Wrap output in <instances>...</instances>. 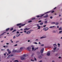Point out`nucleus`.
<instances>
[{"label":"nucleus","mask_w":62,"mask_h":62,"mask_svg":"<svg viewBox=\"0 0 62 62\" xmlns=\"http://www.w3.org/2000/svg\"><path fill=\"white\" fill-rule=\"evenodd\" d=\"M28 54H25L23 55V57H21V60H25V57H26L28 56Z\"/></svg>","instance_id":"f257e3e1"},{"label":"nucleus","mask_w":62,"mask_h":62,"mask_svg":"<svg viewBox=\"0 0 62 62\" xmlns=\"http://www.w3.org/2000/svg\"><path fill=\"white\" fill-rule=\"evenodd\" d=\"M25 24H21V23L18 24L16 25L17 26H24V25Z\"/></svg>","instance_id":"f03ea898"},{"label":"nucleus","mask_w":62,"mask_h":62,"mask_svg":"<svg viewBox=\"0 0 62 62\" xmlns=\"http://www.w3.org/2000/svg\"><path fill=\"white\" fill-rule=\"evenodd\" d=\"M49 12H50V11L47 12L45 13V14H43L41 16H40V17H42L44 15H45L46 14H47V13H49Z\"/></svg>","instance_id":"7ed1b4c3"},{"label":"nucleus","mask_w":62,"mask_h":62,"mask_svg":"<svg viewBox=\"0 0 62 62\" xmlns=\"http://www.w3.org/2000/svg\"><path fill=\"white\" fill-rule=\"evenodd\" d=\"M44 49L43 48L41 50L40 52L41 54H42L43 53V51H44Z\"/></svg>","instance_id":"20e7f679"},{"label":"nucleus","mask_w":62,"mask_h":62,"mask_svg":"<svg viewBox=\"0 0 62 62\" xmlns=\"http://www.w3.org/2000/svg\"><path fill=\"white\" fill-rule=\"evenodd\" d=\"M21 50H19L18 51H17L16 50H14V52H17V53H19L21 52Z\"/></svg>","instance_id":"39448f33"},{"label":"nucleus","mask_w":62,"mask_h":62,"mask_svg":"<svg viewBox=\"0 0 62 62\" xmlns=\"http://www.w3.org/2000/svg\"><path fill=\"white\" fill-rule=\"evenodd\" d=\"M43 29L44 31H47L48 30V28H44Z\"/></svg>","instance_id":"423d86ee"},{"label":"nucleus","mask_w":62,"mask_h":62,"mask_svg":"<svg viewBox=\"0 0 62 62\" xmlns=\"http://www.w3.org/2000/svg\"><path fill=\"white\" fill-rule=\"evenodd\" d=\"M50 55V53L49 51H48L47 54V55L48 56H49Z\"/></svg>","instance_id":"0eeeda50"},{"label":"nucleus","mask_w":62,"mask_h":62,"mask_svg":"<svg viewBox=\"0 0 62 62\" xmlns=\"http://www.w3.org/2000/svg\"><path fill=\"white\" fill-rule=\"evenodd\" d=\"M7 51L8 52V53L9 54H11V51H9V50L8 49L7 50Z\"/></svg>","instance_id":"6e6552de"},{"label":"nucleus","mask_w":62,"mask_h":62,"mask_svg":"<svg viewBox=\"0 0 62 62\" xmlns=\"http://www.w3.org/2000/svg\"><path fill=\"white\" fill-rule=\"evenodd\" d=\"M37 26H38V29H39L40 28V26H39V24H37Z\"/></svg>","instance_id":"1a4fd4ad"},{"label":"nucleus","mask_w":62,"mask_h":62,"mask_svg":"<svg viewBox=\"0 0 62 62\" xmlns=\"http://www.w3.org/2000/svg\"><path fill=\"white\" fill-rule=\"evenodd\" d=\"M48 17V14H46V16H44V18H47V17Z\"/></svg>","instance_id":"9d476101"},{"label":"nucleus","mask_w":62,"mask_h":62,"mask_svg":"<svg viewBox=\"0 0 62 62\" xmlns=\"http://www.w3.org/2000/svg\"><path fill=\"white\" fill-rule=\"evenodd\" d=\"M46 36H44L43 37H41L40 38V39H43V38H46Z\"/></svg>","instance_id":"9b49d317"},{"label":"nucleus","mask_w":62,"mask_h":62,"mask_svg":"<svg viewBox=\"0 0 62 62\" xmlns=\"http://www.w3.org/2000/svg\"><path fill=\"white\" fill-rule=\"evenodd\" d=\"M29 29H30V28H28V29L27 28H26L25 29H24V30H26L27 31Z\"/></svg>","instance_id":"f8f14e48"},{"label":"nucleus","mask_w":62,"mask_h":62,"mask_svg":"<svg viewBox=\"0 0 62 62\" xmlns=\"http://www.w3.org/2000/svg\"><path fill=\"white\" fill-rule=\"evenodd\" d=\"M6 32H4L2 34H1L0 35V36H3V35H4V34H5V33H6Z\"/></svg>","instance_id":"ddd939ff"},{"label":"nucleus","mask_w":62,"mask_h":62,"mask_svg":"<svg viewBox=\"0 0 62 62\" xmlns=\"http://www.w3.org/2000/svg\"><path fill=\"white\" fill-rule=\"evenodd\" d=\"M30 33V32L29 31H28L27 32V34H29Z\"/></svg>","instance_id":"4468645a"},{"label":"nucleus","mask_w":62,"mask_h":62,"mask_svg":"<svg viewBox=\"0 0 62 62\" xmlns=\"http://www.w3.org/2000/svg\"><path fill=\"white\" fill-rule=\"evenodd\" d=\"M9 28H8L7 29H6V31H8V30H9Z\"/></svg>","instance_id":"2eb2a0df"},{"label":"nucleus","mask_w":62,"mask_h":62,"mask_svg":"<svg viewBox=\"0 0 62 62\" xmlns=\"http://www.w3.org/2000/svg\"><path fill=\"white\" fill-rule=\"evenodd\" d=\"M43 24V23L41 22L39 24H40V25H42Z\"/></svg>","instance_id":"dca6fc26"},{"label":"nucleus","mask_w":62,"mask_h":62,"mask_svg":"<svg viewBox=\"0 0 62 62\" xmlns=\"http://www.w3.org/2000/svg\"><path fill=\"white\" fill-rule=\"evenodd\" d=\"M59 24V23H58V22H57L55 24V25H58V24Z\"/></svg>","instance_id":"f3484780"},{"label":"nucleus","mask_w":62,"mask_h":62,"mask_svg":"<svg viewBox=\"0 0 62 62\" xmlns=\"http://www.w3.org/2000/svg\"><path fill=\"white\" fill-rule=\"evenodd\" d=\"M39 58H42V56L41 55H40L39 56Z\"/></svg>","instance_id":"a211bd4d"},{"label":"nucleus","mask_w":62,"mask_h":62,"mask_svg":"<svg viewBox=\"0 0 62 62\" xmlns=\"http://www.w3.org/2000/svg\"><path fill=\"white\" fill-rule=\"evenodd\" d=\"M10 31H12L13 30V28H11L10 29Z\"/></svg>","instance_id":"6ab92c4d"},{"label":"nucleus","mask_w":62,"mask_h":62,"mask_svg":"<svg viewBox=\"0 0 62 62\" xmlns=\"http://www.w3.org/2000/svg\"><path fill=\"white\" fill-rule=\"evenodd\" d=\"M55 27V26H51L49 27V28H53V27Z\"/></svg>","instance_id":"aec40b11"},{"label":"nucleus","mask_w":62,"mask_h":62,"mask_svg":"<svg viewBox=\"0 0 62 62\" xmlns=\"http://www.w3.org/2000/svg\"><path fill=\"white\" fill-rule=\"evenodd\" d=\"M59 30H62V28L61 27H60V28H59Z\"/></svg>","instance_id":"412c9836"},{"label":"nucleus","mask_w":62,"mask_h":62,"mask_svg":"<svg viewBox=\"0 0 62 62\" xmlns=\"http://www.w3.org/2000/svg\"><path fill=\"white\" fill-rule=\"evenodd\" d=\"M16 31V30L15 29L14 30H13V31H12V33H13V32H15V31Z\"/></svg>","instance_id":"4be33fe9"},{"label":"nucleus","mask_w":62,"mask_h":62,"mask_svg":"<svg viewBox=\"0 0 62 62\" xmlns=\"http://www.w3.org/2000/svg\"><path fill=\"white\" fill-rule=\"evenodd\" d=\"M14 62H19V61L17 60H16L14 61Z\"/></svg>","instance_id":"5701e85b"},{"label":"nucleus","mask_w":62,"mask_h":62,"mask_svg":"<svg viewBox=\"0 0 62 62\" xmlns=\"http://www.w3.org/2000/svg\"><path fill=\"white\" fill-rule=\"evenodd\" d=\"M32 20L29 21H28V23H31V22H32Z\"/></svg>","instance_id":"b1692460"},{"label":"nucleus","mask_w":62,"mask_h":62,"mask_svg":"<svg viewBox=\"0 0 62 62\" xmlns=\"http://www.w3.org/2000/svg\"><path fill=\"white\" fill-rule=\"evenodd\" d=\"M10 55H9L7 57V58H10Z\"/></svg>","instance_id":"393cba45"},{"label":"nucleus","mask_w":62,"mask_h":62,"mask_svg":"<svg viewBox=\"0 0 62 62\" xmlns=\"http://www.w3.org/2000/svg\"><path fill=\"white\" fill-rule=\"evenodd\" d=\"M10 55V56H13L14 55L13 54H11Z\"/></svg>","instance_id":"a878e982"},{"label":"nucleus","mask_w":62,"mask_h":62,"mask_svg":"<svg viewBox=\"0 0 62 62\" xmlns=\"http://www.w3.org/2000/svg\"><path fill=\"white\" fill-rule=\"evenodd\" d=\"M44 23H47V21H45Z\"/></svg>","instance_id":"bb28decb"},{"label":"nucleus","mask_w":62,"mask_h":62,"mask_svg":"<svg viewBox=\"0 0 62 62\" xmlns=\"http://www.w3.org/2000/svg\"><path fill=\"white\" fill-rule=\"evenodd\" d=\"M51 23L52 24H55V22H52Z\"/></svg>","instance_id":"cd10ccee"},{"label":"nucleus","mask_w":62,"mask_h":62,"mask_svg":"<svg viewBox=\"0 0 62 62\" xmlns=\"http://www.w3.org/2000/svg\"><path fill=\"white\" fill-rule=\"evenodd\" d=\"M23 49V47H21L20 48V50H22Z\"/></svg>","instance_id":"c85d7f7f"},{"label":"nucleus","mask_w":62,"mask_h":62,"mask_svg":"<svg viewBox=\"0 0 62 62\" xmlns=\"http://www.w3.org/2000/svg\"><path fill=\"white\" fill-rule=\"evenodd\" d=\"M37 17V18H39V17H40V16H39V15H38V16H36Z\"/></svg>","instance_id":"c756f323"},{"label":"nucleus","mask_w":62,"mask_h":62,"mask_svg":"<svg viewBox=\"0 0 62 62\" xmlns=\"http://www.w3.org/2000/svg\"><path fill=\"white\" fill-rule=\"evenodd\" d=\"M35 19V18H32L31 19V20H34Z\"/></svg>","instance_id":"7c9ffc66"},{"label":"nucleus","mask_w":62,"mask_h":62,"mask_svg":"<svg viewBox=\"0 0 62 62\" xmlns=\"http://www.w3.org/2000/svg\"><path fill=\"white\" fill-rule=\"evenodd\" d=\"M35 48H34V47H32V50H34V49Z\"/></svg>","instance_id":"2f4dec72"},{"label":"nucleus","mask_w":62,"mask_h":62,"mask_svg":"<svg viewBox=\"0 0 62 62\" xmlns=\"http://www.w3.org/2000/svg\"><path fill=\"white\" fill-rule=\"evenodd\" d=\"M34 60L35 61H37V59H36V58H34Z\"/></svg>","instance_id":"473e14b6"},{"label":"nucleus","mask_w":62,"mask_h":62,"mask_svg":"<svg viewBox=\"0 0 62 62\" xmlns=\"http://www.w3.org/2000/svg\"><path fill=\"white\" fill-rule=\"evenodd\" d=\"M16 37H19V36L18 34H16Z\"/></svg>","instance_id":"72a5a7b5"},{"label":"nucleus","mask_w":62,"mask_h":62,"mask_svg":"<svg viewBox=\"0 0 62 62\" xmlns=\"http://www.w3.org/2000/svg\"><path fill=\"white\" fill-rule=\"evenodd\" d=\"M54 11H51V13H54Z\"/></svg>","instance_id":"f704fd0d"},{"label":"nucleus","mask_w":62,"mask_h":62,"mask_svg":"<svg viewBox=\"0 0 62 62\" xmlns=\"http://www.w3.org/2000/svg\"><path fill=\"white\" fill-rule=\"evenodd\" d=\"M53 46H57L55 44H54L53 45Z\"/></svg>","instance_id":"c9c22d12"},{"label":"nucleus","mask_w":62,"mask_h":62,"mask_svg":"<svg viewBox=\"0 0 62 62\" xmlns=\"http://www.w3.org/2000/svg\"><path fill=\"white\" fill-rule=\"evenodd\" d=\"M15 38H16L15 36H14L13 37V39H15Z\"/></svg>","instance_id":"e433bc0d"},{"label":"nucleus","mask_w":62,"mask_h":62,"mask_svg":"<svg viewBox=\"0 0 62 62\" xmlns=\"http://www.w3.org/2000/svg\"><path fill=\"white\" fill-rule=\"evenodd\" d=\"M40 22H41V20H40L38 22V23H40Z\"/></svg>","instance_id":"4c0bfd02"},{"label":"nucleus","mask_w":62,"mask_h":62,"mask_svg":"<svg viewBox=\"0 0 62 62\" xmlns=\"http://www.w3.org/2000/svg\"><path fill=\"white\" fill-rule=\"evenodd\" d=\"M34 43H35V44H38V43H37L36 42H35Z\"/></svg>","instance_id":"58836bf2"},{"label":"nucleus","mask_w":62,"mask_h":62,"mask_svg":"<svg viewBox=\"0 0 62 62\" xmlns=\"http://www.w3.org/2000/svg\"><path fill=\"white\" fill-rule=\"evenodd\" d=\"M17 34H19V31H17L16 32Z\"/></svg>","instance_id":"ea45409f"},{"label":"nucleus","mask_w":62,"mask_h":62,"mask_svg":"<svg viewBox=\"0 0 62 62\" xmlns=\"http://www.w3.org/2000/svg\"><path fill=\"white\" fill-rule=\"evenodd\" d=\"M19 42V41H16V43H17V42Z\"/></svg>","instance_id":"a19ab883"},{"label":"nucleus","mask_w":62,"mask_h":62,"mask_svg":"<svg viewBox=\"0 0 62 62\" xmlns=\"http://www.w3.org/2000/svg\"><path fill=\"white\" fill-rule=\"evenodd\" d=\"M37 49H38V48H35L34 49V50H37Z\"/></svg>","instance_id":"79ce46f5"},{"label":"nucleus","mask_w":62,"mask_h":62,"mask_svg":"<svg viewBox=\"0 0 62 62\" xmlns=\"http://www.w3.org/2000/svg\"><path fill=\"white\" fill-rule=\"evenodd\" d=\"M31 61H34V60H33L32 59L31 60Z\"/></svg>","instance_id":"37998d69"},{"label":"nucleus","mask_w":62,"mask_h":62,"mask_svg":"<svg viewBox=\"0 0 62 62\" xmlns=\"http://www.w3.org/2000/svg\"><path fill=\"white\" fill-rule=\"evenodd\" d=\"M56 49V47H55V48H54L53 49L54 50H55V49Z\"/></svg>","instance_id":"c03bdc74"},{"label":"nucleus","mask_w":62,"mask_h":62,"mask_svg":"<svg viewBox=\"0 0 62 62\" xmlns=\"http://www.w3.org/2000/svg\"><path fill=\"white\" fill-rule=\"evenodd\" d=\"M58 46H60V45L59 43L58 44Z\"/></svg>","instance_id":"a18cd8bd"},{"label":"nucleus","mask_w":62,"mask_h":62,"mask_svg":"<svg viewBox=\"0 0 62 62\" xmlns=\"http://www.w3.org/2000/svg\"><path fill=\"white\" fill-rule=\"evenodd\" d=\"M50 19H52V18H53V17H52V16H51L50 17Z\"/></svg>","instance_id":"49530a36"},{"label":"nucleus","mask_w":62,"mask_h":62,"mask_svg":"<svg viewBox=\"0 0 62 62\" xmlns=\"http://www.w3.org/2000/svg\"><path fill=\"white\" fill-rule=\"evenodd\" d=\"M17 44H16V45H15L14 46H17Z\"/></svg>","instance_id":"de8ad7c7"},{"label":"nucleus","mask_w":62,"mask_h":62,"mask_svg":"<svg viewBox=\"0 0 62 62\" xmlns=\"http://www.w3.org/2000/svg\"><path fill=\"white\" fill-rule=\"evenodd\" d=\"M46 26V25H44L43 26L44 27H45Z\"/></svg>","instance_id":"09e8293b"},{"label":"nucleus","mask_w":62,"mask_h":62,"mask_svg":"<svg viewBox=\"0 0 62 62\" xmlns=\"http://www.w3.org/2000/svg\"><path fill=\"white\" fill-rule=\"evenodd\" d=\"M33 31V30H30V32H31V31Z\"/></svg>","instance_id":"8fccbe9b"},{"label":"nucleus","mask_w":62,"mask_h":62,"mask_svg":"<svg viewBox=\"0 0 62 62\" xmlns=\"http://www.w3.org/2000/svg\"><path fill=\"white\" fill-rule=\"evenodd\" d=\"M56 7H55L54 8V9H56Z\"/></svg>","instance_id":"3c124183"},{"label":"nucleus","mask_w":62,"mask_h":62,"mask_svg":"<svg viewBox=\"0 0 62 62\" xmlns=\"http://www.w3.org/2000/svg\"><path fill=\"white\" fill-rule=\"evenodd\" d=\"M62 32V31H60L59 32L60 33H61Z\"/></svg>","instance_id":"603ef678"},{"label":"nucleus","mask_w":62,"mask_h":62,"mask_svg":"<svg viewBox=\"0 0 62 62\" xmlns=\"http://www.w3.org/2000/svg\"><path fill=\"white\" fill-rule=\"evenodd\" d=\"M41 46H44V44H42L41 45Z\"/></svg>","instance_id":"864d4df0"},{"label":"nucleus","mask_w":62,"mask_h":62,"mask_svg":"<svg viewBox=\"0 0 62 62\" xmlns=\"http://www.w3.org/2000/svg\"><path fill=\"white\" fill-rule=\"evenodd\" d=\"M57 28H59V26H57Z\"/></svg>","instance_id":"5fc2aeb1"},{"label":"nucleus","mask_w":62,"mask_h":62,"mask_svg":"<svg viewBox=\"0 0 62 62\" xmlns=\"http://www.w3.org/2000/svg\"><path fill=\"white\" fill-rule=\"evenodd\" d=\"M6 44L7 45H8V44H9V43H7Z\"/></svg>","instance_id":"6e6d98bb"},{"label":"nucleus","mask_w":62,"mask_h":62,"mask_svg":"<svg viewBox=\"0 0 62 62\" xmlns=\"http://www.w3.org/2000/svg\"><path fill=\"white\" fill-rule=\"evenodd\" d=\"M3 47H6V46H3Z\"/></svg>","instance_id":"4d7b16f0"},{"label":"nucleus","mask_w":62,"mask_h":62,"mask_svg":"<svg viewBox=\"0 0 62 62\" xmlns=\"http://www.w3.org/2000/svg\"><path fill=\"white\" fill-rule=\"evenodd\" d=\"M53 32L54 33H56V31H54Z\"/></svg>","instance_id":"13d9d810"},{"label":"nucleus","mask_w":62,"mask_h":62,"mask_svg":"<svg viewBox=\"0 0 62 62\" xmlns=\"http://www.w3.org/2000/svg\"><path fill=\"white\" fill-rule=\"evenodd\" d=\"M39 44H40V42H39Z\"/></svg>","instance_id":"bf43d9fd"},{"label":"nucleus","mask_w":62,"mask_h":62,"mask_svg":"<svg viewBox=\"0 0 62 62\" xmlns=\"http://www.w3.org/2000/svg\"><path fill=\"white\" fill-rule=\"evenodd\" d=\"M61 58V57H60H60H59V58Z\"/></svg>","instance_id":"052dcab7"},{"label":"nucleus","mask_w":62,"mask_h":62,"mask_svg":"<svg viewBox=\"0 0 62 62\" xmlns=\"http://www.w3.org/2000/svg\"><path fill=\"white\" fill-rule=\"evenodd\" d=\"M4 55L5 56H6V54H4Z\"/></svg>","instance_id":"680f3d73"},{"label":"nucleus","mask_w":62,"mask_h":62,"mask_svg":"<svg viewBox=\"0 0 62 62\" xmlns=\"http://www.w3.org/2000/svg\"><path fill=\"white\" fill-rule=\"evenodd\" d=\"M27 49H28V50H29V47H28L27 48Z\"/></svg>","instance_id":"e2e57ef3"},{"label":"nucleus","mask_w":62,"mask_h":62,"mask_svg":"<svg viewBox=\"0 0 62 62\" xmlns=\"http://www.w3.org/2000/svg\"><path fill=\"white\" fill-rule=\"evenodd\" d=\"M26 31H24V33H26Z\"/></svg>","instance_id":"0e129e2a"},{"label":"nucleus","mask_w":62,"mask_h":62,"mask_svg":"<svg viewBox=\"0 0 62 62\" xmlns=\"http://www.w3.org/2000/svg\"><path fill=\"white\" fill-rule=\"evenodd\" d=\"M28 42H30V40H28Z\"/></svg>","instance_id":"69168bd1"},{"label":"nucleus","mask_w":62,"mask_h":62,"mask_svg":"<svg viewBox=\"0 0 62 62\" xmlns=\"http://www.w3.org/2000/svg\"><path fill=\"white\" fill-rule=\"evenodd\" d=\"M39 62H42V61H40Z\"/></svg>","instance_id":"338daca9"},{"label":"nucleus","mask_w":62,"mask_h":62,"mask_svg":"<svg viewBox=\"0 0 62 62\" xmlns=\"http://www.w3.org/2000/svg\"><path fill=\"white\" fill-rule=\"evenodd\" d=\"M19 28H21V26H19Z\"/></svg>","instance_id":"774afa93"}]
</instances>
